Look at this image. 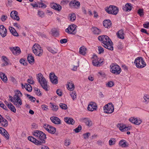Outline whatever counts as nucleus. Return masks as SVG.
<instances>
[{
	"label": "nucleus",
	"mask_w": 149,
	"mask_h": 149,
	"mask_svg": "<svg viewBox=\"0 0 149 149\" xmlns=\"http://www.w3.org/2000/svg\"><path fill=\"white\" fill-rule=\"evenodd\" d=\"M49 78L50 81L52 84H57L58 82L57 77L54 73L51 72L50 73Z\"/></svg>",
	"instance_id": "nucleus-12"
},
{
	"label": "nucleus",
	"mask_w": 149,
	"mask_h": 149,
	"mask_svg": "<svg viewBox=\"0 0 149 149\" xmlns=\"http://www.w3.org/2000/svg\"><path fill=\"white\" fill-rule=\"evenodd\" d=\"M50 6L52 8L58 11H60L61 9V7L59 4H57L56 3H53L51 4Z\"/></svg>",
	"instance_id": "nucleus-21"
},
{
	"label": "nucleus",
	"mask_w": 149,
	"mask_h": 149,
	"mask_svg": "<svg viewBox=\"0 0 149 149\" xmlns=\"http://www.w3.org/2000/svg\"><path fill=\"white\" fill-rule=\"evenodd\" d=\"M19 62L21 64H22L24 65H26L27 64L26 62L23 59H20L19 61Z\"/></svg>",
	"instance_id": "nucleus-57"
},
{
	"label": "nucleus",
	"mask_w": 149,
	"mask_h": 149,
	"mask_svg": "<svg viewBox=\"0 0 149 149\" xmlns=\"http://www.w3.org/2000/svg\"><path fill=\"white\" fill-rule=\"evenodd\" d=\"M24 87L29 92H31L32 91V88L31 86L28 84H26Z\"/></svg>",
	"instance_id": "nucleus-39"
},
{
	"label": "nucleus",
	"mask_w": 149,
	"mask_h": 149,
	"mask_svg": "<svg viewBox=\"0 0 149 149\" xmlns=\"http://www.w3.org/2000/svg\"><path fill=\"white\" fill-rule=\"evenodd\" d=\"M90 135V133L89 132H87L83 134L84 139H88Z\"/></svg>",
	"instance_id": "nucleus-52"
},
{
	"label": "nucleus",
	"mask_w": 149,
	"mask_h": 149,
	"mask_svg": "<svg viewBox=\"0 0 149 149\" xmlns=\"http://www.w3.org/2000/svg\"><path fill=\"white\" fill-rule=\"evenodd\" d=\"M10 49L13 53L15 55H19L21 52L19 48L18 47H10Z\"/></svg>",
	"instance_id": "nucleus-13"
},
{
	"label": "nucleus",
	"mask_w": 149,
	"mask_h": 149,
	"mask_svg": "<svg viewBox=\"0 0 149 149\" xmlns=\"http://www.w3.org/2000/svg\"><path fill=\"white\" fill-rule=\"evenodd\" d=\"M136 67L138 68H142L145 67L146 65L143 58L138 57L136 58L134 62Z\"/></svg>",
	"instance_id": "nucleus-5"
},
{
	"label": "nucleus",
	"mask_w": 149,
	"mask_h": 149,
	"mask_svg": "<svg viewBox=\"0 0 149 149\" xmlns=\"http://www.w3.org/2000/svg\"><path fill=\"white\" fill-rule=\"evenodd\" d=\"M95 59L93 60L92 61V63L93 65L96 66H100L102 65L103 61L100 62L99 60H98L97 57L96 56Z\"/></svg>",
	"instance_id": "nucleus-26"
},
{
	"label": "nucleus",
	"mask_w": 149,
	"mask_h": 149,
	"mask_svg": "<svg viewBox=\"0 0 149 149\" xmlns=\"http://www.w3.org/2000/svg\"><path fill=\"white\" fill-rule=\"evenodd\" d=\"M9 29L10 32L13 35L15 36H18V33L14 28L10 26Z\"/></svg>",
	"instance_id": "nucleus-32"
},
{
	"label": "nucleus",
	"mask_w": 149,
	"mask_h": 149,
	"mask_svg": "<svg viewBox=\"0 0 149 149\" xmlns=\"http://www.w3.org/2000/svg\"><path fill=\"white\" fill-rule=\"evenodd\" d=\"M119 144L120 146L122 147H125L128 146V143L124 140H120L119 142Z\"/></svg>",
	"instance_id": "nucleus-31"
},
{
	"label": "nucleus",
	"mask_w": 149,
	"mask_h": 149,
	"mask_svg": "<svg viewBox=\"0 0 149 149\" xmlns=\"http://www.w3.org/2000/svg\"><path fill=\"white\" fill-rule=\"evenodd\" d=\"M77 27V26L75 25H70L67 29H65V31L69 34L75 35L77 32L76 30Z\"/></svg>",
	"instance_id": "nucleus-10"
},
{
	"label": "nucleus",
	"mask_w": 149,
	"mask_h": 149,
	"mask_svg": "<svg viewBox=\"0 0 149 149\" xmlns=\"http://www.w3.org/2000/svg\"><path fill=\"white\" fill-rule=\"evenodd\" d=\"M86 50L87 49L85 47H81L79 49V53L83 55H85L86 53Z\"/></svg>",
	"instance_id": "nucleus-34"
},
{
	"label": "nucleus",
	"mask_w": 149,
	"mask_h": 149,
	"mask_svg": "<svg viewBox=\"0 0 149 149\" xmlns=\"http://www.w3.org/2000/svg\"><path fill=\"white\" fill-rule=\"evenodd\" d=\"M0 34L2 37H5L7 34V30L2 25L0 26Z\"/></svg>",
	"instance_id": "nucleus-17"
},
{
	"label": "nucleus",
	"mask_w": 149,
	"mask_h": 149,
	"mask_svg": "<svg viewBox=\"0 0 149 149\" xmlns=\"http://www.w3.org/2000/svg\"><path fill=\"white\" fill-rule=\"evenodd\" d=\"M129 120L131 123L136 125H139L142 122V120L140 118H134L132 117L129 119Z\"/></svg>",
	"instance_id": "nucleus-14"
},
{
	"label": "nucleus",
	"mask_w": 149,
	"mask_h": 149,
	"mask_svg": "<svg viewBox=\"0 0 149 149\" xmlns=\"http://www.w3.org/2000/svg\"><path fill=\"white\" fill-rule=\"evenodd\" d=\"M105 11L109 14L116 15L118 12V9L116 6L111 5L109 7H106Z\"/></svg>",
	"instance_id": "nucleus-8"
},
{
	"label": "nucleus",
	"mask_w": 149,
	"mask_h": 149,
	"mask_svg": "<svg viewBox=\"0 0 149 149\" xmlns=\"http://www.w3.org/2000/svg\"><path fill=\"white\" fill-rule=\"evenodd\" d=\"M38 14L39 17L42 18L44 16L45 13L43 11L38 10Z\"/></svg>",
	"instance_id": "nucleus-50"
},
{
	"label": "nucleus",
	"mask_w": 149,
	"mask_h": 149,
	"mask_svg": "<svg viewBox=\"0 0 149 149\" xmlns=\"http://www.w3.org/2000/svg\"><path fill=\"white\" fill-rule=\"evenodd\" d=\"M103 25L105 27L109 28L112 25L111 21L109 19L104 20L103 22Z\"/></svg>",
	"instance_id": "nucleus-23"
},
{
	"label": "nucleus",
	"mask_w": 149,
	"mask_h": 149,
	"mask_svg": "<svg viewBox=\"0 0 149 149\" xmlns=\"http://www.w3.org/2000/svg\"><path fill=\"white\" fill-rule=\"evenodd\" d=\"M64 121L66 123L72 125L74 124L75 122L72 118L69 117H65Z\"/></svg>",
	"instance_id": "nucleus-24"
},
{
	"label": "nucleus",
	"mask_w": 149,
	"mask_h": 149,
	"mask_svg": "<svg viewBox=\"0 0 149 149\" xmlns=\"http://www.w3.org/2000/svg\"><path fill=\"white\" fill-rule=\"evenodd\" d=\"M117 127L119 130L122 132L126 131L128 130V127H127L125 125L122 124H118Z\"/></svg>",
	"instance_id": "nucleus-27"
},
{
	"label": "nucleus",
	"mask_w": 149,
	"mask_h": 149,
	"mask_svg": "<svg viewBox=\"0 0 149 149\" xmlns=\"http://www.w3.org/2000/svg\"><path fill=\"white\" fill-rule=\"evenodd\" d=\"M33 134L37 139H39L38 141L40 145L45 143V139L46 138V135L43 132L40 131L36 130L34 132Z\"/></svg>",
	"instance_id": "nucleus-4"
},
{
	"label": "nucleus",
	"mask_w": 149,
	"mask_h": 149,
	"mask_svg": "<svg viewBox=\"0 0 149 149\" xmlns=\"http://www.w3.org/2000/svg\"><path fill=\"white\" fill-rule=\"evenodd\" d=\"M50 104L52 105L51 107L53 108V110L54 111H57L58 109V107L56 105H55L52 103H50Z\"/></svg>",
	"instance_id": "nucleus-46"
},
{
	"label": "nucleus",
	"mask_w": 149,
	"mask_h": 149,
	"mask_svg": "<svg viewBox=\"0 0 149 149\" xmlns=\"http://www.w3.org/2000/svg\"><path fill=\"white\" fill-rule=\"evenodd\" d=\"M13 25L15 27H17L18 29L21 28V27L19 24H18L17 23H13Z\"/></svg>",
	"instance_id": "nucleus-63"
},
{
	"label": "nucleus",
	"mask_w": 149,
	"mask_h": 149,
	"mask_svg": "<svg viewBox=\"0 0 149 149\" xmlns=\"http://www.w3.org/2000/svg\"><path fill=\"white\" fill-rule=\"evenodd\" d=\"M74 88V85L72 81L68 82V84L67 89L70 91L73 90Z\"/></svg>",
	"instance_id": "nucleus-33"
},
{
	"label": "nucleus",
	"mask_w": 149,
	"mask_h": 149,
	"mask_svg": "<svg viewBox=\"0 0 149 149\" xmlns=\"http://www.w3.org/2000/svg\"><path fill=\"white\" fill-rule=\"evenodd\" d=\"M92 30L93 33L95 34L99 35L100 34L101 32L100 30L96 27H93Z\"/></svg>",
	"instance_id": "nucleus-36"
},
{
	"label": "nucleus",
	"mask_w": 149,
	"mask_h": 149,
	"mask_svg": "<svg viewBox=\"0 0 149 149\" xmlns=\"http://www.w3.org/2000/svg\"><path fill=\"white\" fill-rule=\"evenodd\" d=\"M137 13L140 16H142L143 15V9H139L137 10Z\"/></svg>",
	"instance_id": "nucleus-49"
},
{
	"label": "nucleus",
	"mask_w": 149,
	"mask_h": 149,
	"mask_svg": "<svg viewBox=\"0 0 149 149\" xmlns=\"http://www.w3.org/2000/svg\"><path fill=\"white\" fill-rule=\"evenodd\" d=\"M124 31L122 29H121L117 33L118 37L122 39H124Z\"/></svg>",
	"instance_id": "nucleus-29"
},
{
	"label": "nucleus",
	"mask_w": 149,
	"mask_h": 149,
	"mask_svg": "<svg viewBox=\"0 0 149 149\" xmlns=\"http://www.w3.org/2000/svg\"><path fill=\"white\" fill-rule=\"evenodd\" d=\"M52 32L53 36H57L59 35L58 32L55 29H53L52 30Z\"/></svg>",
	"instance_id": "nucleus-45"
},
{
	"label": "nucleus",
	"mask_w": 149,
	"mask_h": 149,
	"mask_svg": "<svg viewBox=\"0 0 149 149\" xmlns=\"http://www.w3.org/2000/svg\"><path fill=\"white\" fill-rule=\"evenodd\" d=\"M0 77L4 82H7V78L5 74L1 72H0Z\"/></svg>",
	"instance_id": "nucleus-37"
},
{
	"label": "nucleus",
	"mask_w": 149,
	"mask_h": 149,
	"mask_svg": "<svg viewBox=\"0 0 149 149\" xmlns=\"http://www.w3.org/2000/svg\"><path fill=\"white\" fill-rule=\"evenodd\" d=\"M123 9L124 11H130L132 10L131 4L130 3H127L123 6Z\"/></svg>",
	"instance_id": "nucleus-22"
},
{
	"label": "nucleus",
	"mask_w": 149,
	"mask_h": 149,
	"mask_svg": "<svg viewBox=\"0 0 149 149\" xmlns=\"http://www.w3.org/2000/svg\"><path fill=\"white\" fill-rule=\"evenodd\" d=\"M22 96V94L21 92L17 90L15 91V94L13 97L9 95V97L11 101L13 102L14 105H17V103L18 105H21L22 103L20 97Z\"/></svg>",
	"instance_id": "nucleus-2"
},
{
	"label": "nucleus",
	"mask_w": 149,
	"mask_h": 149,
	"mask_svg": "<svg viewBox=\"0 0 149 149\" xmlns=\"http://www.w3.org/2000/svg\"><path fill=\"white\" fill-rule=\"evenodd\" d=\"M29 78L27 80V82L30 84H32L34 83V81L32 77L29 76Z\"/></svg>",
	"instance_id": "nucleus-48"
},
{
	"label": "nucleus",
	"mask_w": 149,
	"mask_h": 149,
	"mask_svg": "<svg viewBox=\"0 0 149 149\" xmlns=\"http://www.w3.org/2000/svg\"><path fill=\"white\" fill-rule=\"evenodd\" d=\"M2 59L3 60V62H4V61L6 62V61H8V58L6 56H3L2 57Z\"/></svg>",
	"instance_id": "nucleus-64"
},
{
	"label": "nucleus",
	"mask_w": 149,
	"mask_h": 149,
	"mask_svg": "<svg viewBox=\"0 0 149 149\" xmlns=\"http://www.w3.org/2000/svg\"><path fill=\"white\" fill-rule=\"evenodd\" d=\"M37 79L43 89L46 91L49 90L48 87L47 82L43 75L41 73H39L36 75Z\"/></svg>",
	"instance_id": "nucleus-3"
},
{
	"label": "nucleus",
	"mask_w": 149,
	"mask_h": 149,
	"mask_svg": "<svg viewBox=\"0 0 149 149\" xmlns=\"http://www.w3.org/2000/svg\"><path fill=\"white\" fill-rule=\"evenodd\" d=\"M81 129V127L80 125H79L78 127L74 130L75 132L78 133L79 132Z\"/></svg>",
	"instance_id": "nucleus-53"
},
{
	"label": "nucleus",
	"mask_w": 149,
	"mask_h": 149,
	"mask_svg": "<svg viewBox=\"0 0 149 149\" xmlns=\"http://www.w3.org/2000/svg\"><path fill=\"white\" fill-rule=\"evenodd\" d=\"M47 48L49 51L53 54L56 53L57 52L58 50L56 49L50 47H48Z\"/></svg>",
	"instance_id": "nucleus-38"
},
{
	"label": "nucleus",
	"mask_w": 149,
	"mask_h": 149,
	"mask_svg": "<svg viewBox=\"0 0 149 149\" xmlns=\"http://www.w3.org/2000/svg\"><path fill=\"white\" fill-rule=\"evenodd\" d=\"M98 38L103 43V45L104 47L111 50H113V42L108 36L106 35H102L99 36Z\"/></svg>",
	"instance_id": "nucleus-1"
},
{
	"label": "nucleus",
	"mask_w": 149,
	"mask_h": 149,
	"mask_svg": "<svg viewBox=\"0 0 149 149\" xmlns=\"http://www.w3.org/2000/svg\"><path fill=\"white\" fill-rule=\"evenodd\" d=\"M10 16L13 19L16 20L18 21L19 20V18L18 15V13L16 11H12L10 13Z\"/></svg>",
	"instance_id": "nucleus-18"
},
{
	"label": "nucleus",
	"mask_w": 149,
	"mask_h": 149,
	"mask_svg": "<svg viewBox=\"0 0 149 149\" xmlns=\"http://www.w3.org/2000/svg\"><path fill=\"white\" fill-rule=\"evenodd\" d=\"M43 126L44 128L50 133L54 134L56 132V128L49 124H46Z\"/></svg>",
	"instance_id": "nucleus-11"
},
{
	"label": "nucleus",
	"mask_w": 149,
	"mask_h": 149,
	"mask_svg": "<svg viewBox=\"0 0 149 149\" xmlns=\"http://www.w3.org/2000/svg\"><path fill=\"white\" fill-rule=\"evenodd\" d=\"M70 95L73 100L76 99L77 97V95L76 94L75 91H72L70 92Z\"/></svg>",
	"instance_id": "nucleus-41"
},
{
	"label": "nucleus",
	"mask_w": 149,
	"mask_h": 149,
	"mask_svg": "<svg viewBox=\"0 0 149 149\" xmlns=\"http://www.w3.org/2000/svg\"><path fill=\"white\" fill-rule=\"evenodd\" d=\"M7 18V17L6 16L3 15L1 16V19L2 21L4 22L6 20Z\"/></svg>",
	"instance_id": "nucleus-58"
},
{
	"label": "nucleus",
	"mask_w": 149,
	"mask_h": 149,
	"mask_svg": "<svg viewBox=\"0 0 149 149\" xmlns=\"http://www.w3.org/2000/svg\"><path fill=\"white\" fill-rule=\"evenodd\" d=\"M41 108L44 110L47 111L48 109V106L46 105H42Z\"/></svg>",
	"instance_id": "nucleus-59"
},
{
	"label": "nucleus",
	"mask_w": 149,
	"mask_h": 149,
	"mask_svg": "<svg viewBox=\"0 0 149 149\" xmlns=\"http://www.w3.org/2000/svg\"><path fill=\"white\" fill-rule=\"evenodd\" d=\"M116 142L115 139L111 138L109 141V144L110 146L114 145Z\"/></svg>",
	"instance_id": "nucleus-43"
},
{
	"label": "nucleus",
	"mask_w": 149,
	"mask_h": 149,
	"mask_svg": "<svg viewBox=\"0 0 149 149\" xmlns=\"http://www.w3.org/2000/svg\"><path fill=\"white\" fill-rule=\"evenodd\" d=\"M56 93L57 95L60 96H61L62 95V91L60 89H58L56 91Z\"/></svg>",
	"instance_id": "nucleus-60"
},
{
	"label": "nucleus",
	"mask_w": 149,
	"mask_h": 149,
	"mask_svg": "<svg viewBox=\"0 0 149 149\" xmlns=\"http://www.w3.org/2000/svg\"><path fill=\"white\" fill-rule=\"evenodd\" d=\"M67 42V40L66 39H61L60 40V42L61 44L66 43Z\"/></svg>",
	"instance_id": "nucleus-61"
},
{
	"label": "nucleus",
	"mask_w": 149,
	"mask_h": 149,
	"mask_svg": "<svg viewBox=\"0 0 149 149\" xmlns=\"http://www.w3.org/2000/svg\"><path fill=\"white\" fill-rule=\"evenodd\" d=\"M32 49L33 53L36 56H41L43 53V50L41 47L38 44H35L33 46Z\"/></svg>",
	"instance_id": "nucleus-6"
},
{
	"label": "nucleus",
	"mask_w": 149,
	"mask_h": 149,
	"mask_svg": "<svg viewBox=\"0 0 149 149\" xmlns=\"http://www.w3.org/2000/svg\"><path fill=\"white\" fill-rule=\"evenodd\" d=\"M27 60L31 64H32L34 63V57L31 54H29L27 57Z\"/></svg>",
	"instance_id": "nucleus-30"
},
{
	"label": "nucleus",
	"mask_w": 149,
	"mask_h": 149,
	"mask_svg": "<svg viewBox=\"0 0 149 149\" xmlns=\"http://www.w3.org/2000/svg\"><path fill=\"white\" fill-rule=\"evenodd\" d=\"M97 108L96 103L94 102H91L88 105V110L92 111L94 110H96Z\"/></svg>",
	"instance_id": "nucleus-15"
},
{
	"label": "nucleus",
	"mask_w": 149,
	"mask_h": 149,
	"mask_svg": "<svg viewBox=\"0 0 149 149\" xmlns=\"http://www.w3.org/2000/svg\"><path fill=\"white\" fill-rule=\"evenodd\" d=\"M98 50L99 51V54H100L101 53H104V50L103 48L101 47H98Z\"/></svg>",
	"instance_id": "nucleus-54"
},
{
	"label": "nucleus",
	"mask_w": 149,
	"mask_h": 149,
	"mask_svg": "<svg viewBox=\"0 0 149 149\" xmlns=\"http://www.w3.org/2000/svg\"><path fill=\"white\" fill-rule=\"evenodd\" d=\"M76 19L75 15L74 13H72L70 15V20L71 22L74 21Z\"/></svg>",
	"instance_id": "nucleus-42"
},
{
	"label": "nucleus",
	"mask_w": 149,
	"mask_h": 149,
	"mask_svg": "<svg viewBox=\"0 0 149 149\" xmlns=\"http://www.w3.org/2000/svg\"><path fill=\"white\" fill-rule=\"evenodd\" d=\"M114 85V82L112 81H109L106 84L107 86L108 87H111L113 86Z\"/></svg>",
	"instance_id": "nucleus-51"
},
{
	"label": "nucleus",
	"mask_w": 149,
	"mask_h": 149,
	"mask_svg": "<svg viewBox=\"0 0 149 149\" xmlns=\"http://www.w3.org/2000/svg\"><path fill=\"white\" fill-rule=\"evenodd\" d=\"M110 71L116 75L119 74L121 72V69L118 65L115 63L112 64L110 66Z\"/></svg>",
	"instance_id": "nucleus-7"
},
{
	"label": "nucleus",
	"mask_w": 149,
	"mask_h": 149,
	"mask_svg": "<svg viewBox=\"0 0 149 149\" xmlns=\"http://www.w3.org/2000/svg\"><path fill=\"white\" fill-rule=\"evenodd\" d=\"M104 112L106 113H111L114 111V106L111 103H109L104 107Z\"/></svg>",
	"instance_id": "nucleus-9"
},
{
	"label": "nucleus",
	"mask_w": 149,
	"mask_h": 149,
	"mask_svg": "<svg viewBox=\"0 0 149 149\" xmlns=\"http://www.w3.org/2000/svg\"><path fill=\"white\" fill-rule=\"evenodd\" d=\"M52 122L54 124L57 125H59L61 124V120L58 117L53 116L50 118Z\"/></svg>",
	"instance_id": "nucleus-16"
},
{
	"label": "nucleus",
	"mask_w": 149,
	"mask_h": 149,
	"mask_svg": "<svg viewBox=\"0 0 149 149\" xmlns=\"http://www.w3.org/2000/svg\"><path fill=\"white\" fill-rule=\"evenodd\" d=\"M28 139L29 141L34 143L36 145H40V143L38 141V140H37L36 139L32 136H29L28 137Z\"/></svg>",
	"instance_id": "nucleus-28"
},
{
	"label": "nucleus",
	"mask_w": 149,
	"mask_h": 149,
	"mask_svg": "<svg viewBox=\"0 0 149 149\" xmlns=\"http://www.w3.org/2000/svg\"><path fill=\"white\" fill-rule=\"evenodd\" d=\"M59 106L62 109H66L68 108L67 105L63 103H60L59 104Z\"/></svg>",
	"instance_id": "nucleus-47"
},
{
	"label": "nucleus",
	"mask_w": 149,
	"mask_h": 149,
	"mask_svg": "<svg viewBox=\"0 0 149 149\" xmlns=\"http://www.w3.org/2000/svg\"><path fill=\"white\" fill-rule=\"evenodd\" d=\"M143 26L146 28H148L149 26V22H148L147 23H145L143 24Z\"/></svg>",
	"instance_id": "nucleus-62"
},
{
	"label": "nucleus",
	"mask_w": 149,
	"mask_h": 149,
	"mask_svg": "<svg viewBox=\"0 0 149 149\" xmlns=\"http://www.w3.org/2000/svg\"><path fill=\"white\" fill-rule=\"evenodd\" d=\"M0 133L4 136L7 139H9V135L7 132L3 128L0 127Z\"/></svg>",
	"instance_id": "nucleus-20"
},
{
	"label": "nucleus",
	"mask_w": 149,
	"mask_h": 149,
	"mask_svg": "<svg viewBox=\"0 0 149 149\" xmlns=\"http://www.w3.org/2000/svg\"><path fill=\"white\" fill-rule=\"evenodd\" d=\"M0 123L2 126L5 127H7L8 125V122L7 120L3 117L0 114Z\"/></svg>",
	"instance_id": "nucleus-19"
},
{
	"label": "nucleus",
	"mask_w": 149,
	"mask_h": 149,
	"mask_svg": "<svg viewBox=\"0 0 149 149\" xmlns=\"http://www.w3.org/2000/svg\"><path fill=\"white\" fill-rule=\"evenodd\" d=\"M8 107L11 111L14 113L16 112V110L15 107L11 103H10L9 105H8Z\"/></svg>",
	"instance_id": "nucleus-40"
},
{
	"label": "nucleus",
	"mask_w": 149,
	"mask_h": 149,
	"mask_svg": "<svg viewBox=\"0 0 149 149\" xmlns=\"http://www.w3.org/2000/svg\"><path fill=\"white\" fill-rule=\"evenodd\" d=\"M149 96L147 95L144 96L143 98L145 100V102H148L149 100Z\"/></svg>",
	"instance_id": "nucleus-56"
},
{
	"label": "nucleus",
	"mask_w": 149,
	"mask_h": 149,
	"mask_svg": "<svg viewBox=\"0 0 149 149\" xmlns=\"http://www.w3.org/2000/svg\"><path fill=\"white\" fill-rule=\"evenodd\" d=\"M84 121L86 125L89 127L91 126L92 125V122L90 120L87 118H84Z\"/></svg>",
	"instance_id": "nucleus-35"
},
{
	"label": "nucleus",
	"mask_w": 149,
	"mask_h": 149,
	"mask_svg": "<svg viewBox=\"0 0 149 149\" xmlns=\"http://www.w3.org/2000/svg\"><path fill=\"white\" fill-rule=\"evenodd\" d=\"M38 7H39L43 8H45L46 7V6L44 3H38Z\"/></svg>",
	"instance_id": "nucleus-55"
},
{
	"label": "nucleus",
	"mask_w": 149,
	"mask_h": 149,
	"mask_svg": "<svg viewBox=\"0 0 149 149\" xmlns=\"http://www.w3.org/2000/svg\"><path fill=\"white\" fill-rule=\"evenodd\" d=\"M70 6L71 7H74L76 6L79 7L80 5V2L76 0H72L69 3Z\"/></svg>",
	"instance_id": "nucleus-25"
},
{
	"label": "nucleus",
	"mask_w": 149,
	"mask_h": 149,
	"mask_svg": "<svg viewBox=\"0 0 149 149\" xmlns=\"http://www.w3.org/2000/svg\"><path fill=\"white\" fill-rule=\"evenodd\" d=\"M71 140L69 139H66L64 141V145L66 146H68L70 144Z\"/></svg>",
	"instance_id": "nucleus-44"
}]
</instances>
